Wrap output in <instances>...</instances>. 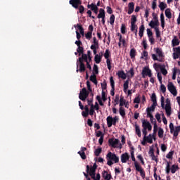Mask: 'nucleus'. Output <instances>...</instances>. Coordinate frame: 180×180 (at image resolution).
Returning <instances> with one entry per match:
<instances>
[{"instance_id":"nucleus-1","label":"nucleus","mask_w":180,"mask_h":180,"mask_svg":"<svg viewBox=\"0 0 180 180\" xmlns=\"http://www.w3.org/2000/svg\"><path fill=\"white\" fill-rule=\"evenodd\" d=\"M161 107L165 109L167 116H171L172 114V109L171 108V100L169 98L166 99V104H164V97L161 96L160 98Z\"/></svg>"},{"instance_id":"nucleus-2","label":"nucleus","mask_w":180,"mask_h":180,"mask_svg":"<svg viewBox=\"0 0 180 180\" xmlns=\"http://www.w3.org/2000/svg\"><path fill=\"white\" fill-rule=\"evenodd\" d=\"M106 160H107V164L110 167H111V165H113V163L116 164V163L119 162V157H117V155H116V154H115L112 152H109L107 154Z\"/></svg>"},{"instance_id":"nucleus-3","label":"nucleus","mask_w":180,"mask_h":180,"mask_svg":"<svg viewBox=\"0 0 180 180\" xmlns=\"http://www.w3.org/2000/svg\"><path fill=\"white\" fill-rule=\"evenodd\" d=\"M154 51L156 53V55L152 54L153 60L162 63L164 61V53H162V50L160 48H155Z\"/></svg>"},{"instance_id":"nucleus-4","label":"nucleus","mask_w":180,"mask_h":180,"mask_svg":"<svg viewBox=\"0 0 180 180\" xmlns=\"http://www.w3.org/2000/svg\"><path fill=\"white\" fill-rule=\"evenodd\" d=\"M108 143L111 147H113V148H122V146L120 143V141L117 139H110L108 141Z\"/></svg>"},{"instance_id":"nucleus-5","label":"nucleus","mask_w":180,"mask_h":180,"mask_svg":"<svg viewBox=\"0 0 180 180\" xmlns=\"http://www.w3.org/2000/svg\"><path fill=\"white\" fill-rule=\"evenodd\" d=\"M167 89L172 94L173 96H176L178 95V91H176V87L172 82H168Z\"/></svg>"},{"instance_id":"nucleus-6","label":"nucleus","mask_w":180,"mask_h":180,"mask_svg":"<svg viewBox=\"0 0 180 180\" xmlns=\"http://www.w3.org/2000/svg\"><path fill=\"white\" fill-rule=\"evenodd\" d=\"M119 118L117 117H112L110 116L107 117V126L108 127H112V126H116V123L117 122Z\"/></svg>"},{"instance_id":"nucleus-7","label":"nucleus","mask_w":180,"mask_h":180,"mask_svg":"<svg viewBox=\"0 0 180 180\" xmlns=\"http://www.w3.org/2000/svg\"><path fill=\"white\" fill-rule=\"evenodd\" d=\"M166 174H169L170 171L172 174H175L178 171V165H173L172 167L169 166V162H167L165 168Z\"/></svg>"},{"instance_id":"nucleus-8","label":"nucleus","mask_w":180,"mask_h":180,"mask_svg":"<svg viewBox=\"0 0 180 180\" xmlns=\"http://www.w3.org/2000/svg\"><path fill=\"white\" fill-rule=\"evenodd\" d=\"M89 96V91H86V88H83L79 94V98L81 101H85Z\"/></svg>"},{"instance_id":"nucleus-9","label":"nucleus","mask_w":180,"mask_h":180,"mask_svg":"<svg viewBox=\"0 0 180 180\" xmlns=\"http://www.w3.org/2000/svg\"><path fill=\"white\" fill-rule=\"evenodd\" d=\"M142 77L145 78V77H149L151 78L153 77V73L151 72V70L148 67H145L142 70Z\"/></svg>"},{"instance_id":"nucleus-10","label":"nucleus","mask_w":180,"mask_h":180,"mask_svg":"<svg viewBox=\"0 0 180 180\" xmlns=\"http://www.w3.org/2000/svg\"><path fill=\"white\" fill-rule=\"evenodd\" d=\"M153 19V20L150 22L149 26L155 30V29H158L160 22L158 21V18L157 17H155Z\"/></svg>"},{"instance_id":"nucleus-11","label":"nucleus","mask_w":180,"mask_h":180,"mask_svg":"<svg viewBox=\"0 0 180 180\" xmlns=\"http://www.w3.org/2000/svg\"><path fill=\"white\" fill-rule=\"evenodd\" d=\"M143 140L149 144H153V140H155L154 134H149L148 136H143Z\"/></svg>"},{"instance_id":"nucleus-12","label":"nucleus","mask_w":180,"mask_h":180,"mask_svg":"<svg viewBox=\"0 0 180 180\" xmlns=\"http://www.w3.org/2000/svg\"><path fill=\"white\" fill-rule=\"evenodd\" d=\"M142 126L143 129H148V131H151V129H153V127H151V124H150V122L146 121V120H143L142 121Z\"/></svg>"},{"instance_id":"nucleus-13","label":"nucleus","mask_w":180,"mask_h":180,"mask_svg":"<svg viewBox=\"0 0 180 180\" xmlns=\"http://www.w3.org/2000/svg\"><path fill=\"white\" fill-rule=\"evenodd\" d=\"M130 158V156L129 155V153H124L121 155V162L123 164H126L127 161H129V159Z\"/></svg>"},{"instance_id":"nucleus-14","label":"nucleus","mask_w":180,"mask_h":180,"mask_svg":"<svg viewBox=\"0 0 180 180\" xmlns=\"http://www.w3.org/2000/svg\"><path fill=\"white\" fill-rule=\"evenodd\" d=\"M173 58L176 60L179 57H180V46L173 49Z\"/></svg>"},{"instance_id":"nucleus-15","label":"nucleus","mask_w":180,"mask_h":180,"mask_svg":"<svg viewBox=\"0 0 180 180\" xmlns=\"http://www.w3.org/2000/svg\"><path fill=\"white\" fill-rule=\"evenodd\" d=\"M102 57H103V52H100L94 57V60L96 64H99L102 61Z\"/></svg>"},{"instance_id":"nucleus-16","label":"nucleus","mask_w":180,"mask_h":180,"mask_svg":"<svg viewBox=\"0 0 180 180\" xmlns=\"http://www.w3.org/2000/svg\"><path fill=\"white\" fill-rule=\"evenodd\" d=\"M117 36L120 37L119 43H118L119 47H124V44H126V41L124 40V39L123 38L122 34H120V33L117 34Z\"/></svg>"},{"instance_id":"nucleus-17","label":"nucleus","mask_w":180,"mask_h":180,"mask_svg":"<svg viewBox=\"0 0 180 180\" xmlns=\"http://www.w3.org/2000/svg\"><path fill=\"white\" fill-rule=\"evenodd\" d=\"M79 63V71L80 72H84V71H85V65L84 64V62H82L81 58H79L77 60V63ZM77 67L78 68V64L77 65Z\"/></svg>"},{"instance_id":"nucleus-18","label":"nucleus","mask_w":180,"mask_h":180,"mask_svg":"<svg viewBox=\"0 0 180 180\" xmlns=\"http://www.w3.org/2000/svg\"><path fill=\"white\" fill-rule=\"evenodd\" d=\"M70 4L71 6H73V8H75L77 9V8H78V6H79V5H81V1L80 0H70Z\"/></svg>"},{"instance_id":"nucleus-19","label":"nucleus","mask_w":180,"mask_h":180,"mask_svg":"<svg viewBox=\"0 0 180 180\" xmlns=\"http://www.w3.org/2000/svg\"><path fill=\"white\" fill-rule=\"evenodd\" d=\"M179 131H180V125L177 126L174 128L172 134H173L174 137H175V139H176V137H178V134H179Z\"/></svg>"},{"instance_id":"nucleus-20","label":"nucleus","mask_w":180,"mask_h":180,"mask_svg":"<svg viewBox=\"0 0 180 180\" xmlns=\"http://www.w3.org/2000/svg\"><path fill=\"white\" fill-rule=\"evenodd\" d=\"M132 12H134V3L131 2L129 4L128 15H131Z\"/></svg>"},{"instance_id":"nucleus-21","label":"nucleus","mask_w":180,"mask_h":180,"mask_svg":"<svg viewBox=\"0 0 180 180\" xmlns=\"http://www.w3.org/2000/svg\"><path fill=\"white\" fill-rule=\"evenodd\" d=\"M117 75H118L119 78H122V79H126V78H127V75L124 73V71H118Z\"/></svg>"},{"instance_id":"nucleus-22","label":"nucleus","mask_w":180,"mask_h":180,"mask_svg":"<svg viewBox=\"0 0 180 180\" xmlns=\"http://www.w3.org/2000/svg\"><path fill=\"white\" fill-rule=\"evenodd\" d=\"M160 23L161 27L164 29L165 27V17L162 13L160 14Z\"/></svg>"},{"instance_id":"nucleus-23","label":"nucleus","mask_w":180,"mask_h":180,"mask_svg":"<svg viewBox=\"0 0 180 180\" xmlns=\"http://www.w3.org/2000/svg\"><path fill=\"white\" fill-rule=\"evenodd\" d=\"M103 178H104L105 180H110L112 178V176L110 174L108 173L106 171L103 172Z\"/></svg>"},{"instance_id":"nucleus-24","label":"nucleus","mask_w":180,"mask_h":180,"mask_svg":"<svg viewBox=\"0 0 180 180\" xmlns=\"http://www.w3.org/2000/svg\"><path fill=\"white\" fill-rule=\"evenodd\" d=\"M81 58L82 63H84V60L86 63H90L89 58H88V55L82 53V57L79 58Z\"/></svg>"},{"instance_id":"nucleus-25","label":"nucleus","mask_w":180,"mask_h":180,"mask_svg":"<svg viewBox=\"0 0 180 180\" xmlns=\"http://www.w3.org/2000/svg\"><path fill=\"white\" fill-rule=\"evenodd\" d=\"M81 58L82 63H84V60L86 63H90L89 58H88V55L82 53V57L79 58Z\"/></svg>"},{"instance_id":"nucleus-26","label":"nucleus","mask_w":180,"mask_h":180,"mask_svg":"<svg viewBox=\"0 0 180 180\" xmlns=\"http://www.w3.org/2000/svg\"><path fill=\"white\" fill-rule=\"evenodd\" d=\"M165 14L166 18H167V19H171V18H172V13H171V9L169 8H167L165 11Z\"/></svg>"},{"instance_id":"nucleus-27","label":"nucleus","mask_w":180,"mask_h":180,"mask_svg":"<svg viewBox=\"0 0 180 180\" xmlns=\"http://www.w3.org/2000/svg\"><path fill=\"white\" fill-rule=\"evenodd\" d=\"M98 19H105V10L101 8L98 15Z\"/></svg>"},{"instance_id":"nucleus-28","label":"nucleus","mask_w":180,"mask_h":180,"mask_svg":"<svg viewBox=\"0 0 180 180\" xmlns=\"http://www.w3.org/2000/svg\"><path fill=\"white\" fill-rule=\"evenodd\" d=\"M74 27H75V29H78L79 30L80 34H82V36H84V28H82L81 25H79V24L75 25Z\"/></svg>"},{"instance_id":"nucleus-29","label":"nucleus","mask_w":180,"mask_h":180,"mask_svg":"<svg viewBox=\"0 0 180 180\" xmlns=\"http://www.w3.org/2000/svg\"><path fill=\"white\" fill-rule=\"evenodd\" d=\"M149 154H150L153 161H155V162H158V159H157V157L154 155V150H150L149 151Z\"/></svg>"},{"instance_id":"nucleus-30","label":"nucleus","mask_w":180,"mask_h":180,"mask_svg":"<svg viewBox=\"0 0 180 180\" xmlns=\"http://www.w3.org/2000/svg\"><path fill=\"white\" fill-rule=\"evenodd\" d=\"M176 74H180V70L177 68H174L172 79H176Z\"/></svg>"},{"instance_id":"nucleus-31","label":"nucleus","mask_w":180,"mask_h":180,"mask_svg":"<svg viewBox=\"0 0 180 180\" xmlns=\"http://www.w3.org/2000/svg\"><path fill=\"white\" fill-rule=\"evenodd\" d=\"M172 44L173 47H175V46H178L179 44V39L176 37H174V39L172 41Z\"/></svg>"},{"instance_id":"nucleus-32","label":"nucleus","mask_w":180,"mask_h":180,"mask_svg":"<svg viewBox=\"0 0 180 180\" xmlns=\"http://www.w3.org/2000/svg\"><path fill=\"white\" fill-rule=\"evenodd\" d=\"M127 77H128V79L133 78L134 77V70L133 68H131L127 72Z\"/></svg>"},{"instance_id":"nucleus-33","label":"nucleus","mask_w":180,"mask_h":180,"mask_svg":"<svg viewBox=\"0 0 180 180\" xmlns=\"http://www.w3.org/2000/svg\"><path fill=\"white\" fill-rule=\"evenodd\" d=\"M119 112L120 116H122V117H124L126 116V110H124V108L120 107Z\"/></svg>"},{"instance_id":"nucleus-34","label":"nucleus","mask_w":180,"mask_h":180,"mask_svg":"<svg viewBox=\"0 0 180 180\" xmlns=\"http://www.w3.org/2000/svg\"><path fill=\"white\" fill-rule=\"evenodd\" d=\"M123 88L124 94H127V89H129V80L124 82Z\"/></svg>"},{"instance_id":"nucleus-35","label":"nucleus","mask_w":180,"mask_h":180,"mask_svg":"<svg viewBox=\"0 0 180 180\" xmlns=\"http://www.w3.org/2000/svg\"><path fill=\"white\" fill-rule=\"evenodd\" d=\"M135 130H136V134L139 137H141V131L140 130V127L139 125L136 124L135 125Z\"/></svg>"},{"instance_id":"nucleus-36","label":"nucleus","mask_w":180,"mask_h":180,"mask_svg":"<svg viewBox=\"0 0 180 180\" xmlns=\"http://www.w3.org/2000/svg\"><path fill=\"white\" fill-rule=\"evenodd\" d=\"M129 55H130L131 58L134 59L136 58V49H131L130 50Z\"/></svg>"},{"instance_id":"nucleus-37","label":"nucleus","mask_w":180,"mask_h":180,"mask_svg":"<svg viewBox=\"0 0 180 180\" xmlns=\"http://www.w3.org/2000/svg\"><path fill=\"white\" fill-rule=\"evenodd\" d=\"M136 22H137V18L134 15H131V25H136Z\"/></svg>"},{"instance_id":"nucleus-38","label":"nucleus","mask_w":180,"mask_h":180,"mask_svg":"<svg viewBox=\"0 0 180 180\" xmlns=\"http://www.w3.org/2000/svg\"><path fill=\"white\" fill-rule=\"evenodd\" d=\"M148 57V52H147V51H143L141 53V58H143V60H147Z\"/></svg>"},{"instance_id":"nucleus-39","label":"nucleus","mask_w":180,"mask_h":180,"mask_svg":"<svg viewBox=\"0 0 180 180\" xmlns=\"http://www.w3.org/2000/svg\"><path fill=\"white\" fill-rule=\"evenodd\" d=\"M158 137L159 139L164 137V129L162 128H159L158 129Z\"/></svg>"},{"instance_id":"nucleus-40","label":"nucleus","mask_w":180,"mask_h":180,"mask_svg":"<svg viewBox=\"0 0 180 180\" xmlns=\"http://www.w3.org/2000/svg\"><path fill=\"white\" fill-rule=\"evenodd\" d=\"M167 6V4H165L164 2H160L159 8H160V11H164V9H166Z\"/></svg>"},{"instance_id":"nucleus-41","label":"nucleus","mask_w":180,"mask_h":180,"mask_svg":"<svg viewBox=\"0 0 180 180\" xmlns=\"http://www.w3.org/2000/svg\"><path fill=\"white\" fill-rule=\"evenodd\" d=\"M151 101L153 102V104L157 105V96H155V94H152L151 96Z\"/></svg>"},{"instance_id":"nucleus-42","label":"nucleus","mask_w":180,"mask_h":180,"mask_svg":"<svg viewBox=\"0 0 180 180\" xmlns=\"http://www.w3.org/2000/svg\"><path fill=\"white\" fill-rule=\"evenodd\" d=\"M160 71H161L162 75H167V74H168V71H167L165 70V65L160 66Z\"/></svg>"},{"instance_id":"nucleus-43","label":"nucleus","mask_w":180,"mask_h":180,"mask_svg":"<svg viewBox=\"0 0 180 180\" xmlns=\"http://www.w3.org/2000/svg\"><path fill=\"white\" fill-rule=\"evenodd\" d=\"M90 81L96 85L98 84V81H96V76L93 75L90 77Z\"/></svg>"},{"instance_id":"nucleus-44","label":"nucleus","mask_w":180,"mask_h":180,"mask_svg":"<svg viewBox=\"0 0 180 180\" xmlns=\"http://www.w3.org/2000/svg\"><path fill=\"white\" fill-rule=\"evenodd\" d=\"M126 103L127 101L124 100V98L123 97H121L120 99V108L124 106Z\"/></svg>"},{"instance_id":"nucleus-45","label":"nucleus","mask_w":180,"mask_h":180,"mask_svg":"<svg viewBox=\"0 0 180 180\" xmlns=\"http://www.w3.org/2000/svg\"><path fill=\"white\" fill-rule=\"evenodd\" d=\"M110 57V51H109L108 49H107L104 53V58L105 60H110L109 58Z\"/></svg>"},{"instance_id":"nucleus-46","label":"nucleus","mask_w":180,"mask_h":180,"mask_svg":"<svg viewBox=\"0 0 180 180\" xmlns=\"http://www.w3.org/2000/svg\"><path fill=\"white\" fill-rule=\"evenodd\" d=\"M134 167L136 168V170L138 171V172H140L141 169H143V167H141L139 165V162H134Z\"/></svg>"},{"instance_id":"nucleus-47","label":"nucleus","mask_w":180,"mask_h":180,"mask_svg":"<svg viewBox=\"0 0 180 180\" xmlns=\"http://www.w3.org/2000/svg\"><path fill=\"white\" fill-rule=\"evenodd\" d=\"M88 8L91 11H95L96 9H98V6H96L94 4H91L88 5Z\"/></svg>"},{"instance_id":"nucleus-48","label":"nucleus","mask_w":180,"mask_h":180,"mask_svg":"<svg viewBox=\"0 0 180 180\" xmlns=\"http://www.w3.org/2000/svg\"><path fill=\"white\" fill-rule=\"evenodd\" d=\"M157 106V105H154L153 104L150 108H148L146 109V112H154V110L155 109V107Z\"/></svg>"},{"instance_id":"nucleus-49","label":"nucleus","mask_w":180,"mask_h":180,"mask_svg":"<svg viewBox=\"0 0 180 180\" xmlns=\"http://www.w3.org/2000/svg\"><path fill=\"white\" fill-rule=\"evenodd\" d=\"M95 171H96L95 169L90 168L89 175L91 178H95Z\"/></svg>"},{"instance_id":"nucleus-50","label":"nucleus","mask_w":180,"mask_h":180,"mask_svg":"<svg viewBox=\"0 0 180 180\" xmlns=\"http://www.w3.org/2000/svg\"><path fill=\"white\" fill-rule=\"evenodd\" d=\"M101 153H102L101 148H98L96 149L94 151V154H95V155H96V157L99 156V154H101Z\"/></svg>"},{"instance_id":"nucleus-51","label":"nucleus","mask_w":180,"mask_h":180,"mask_svg":"<svg viewBox=\"0 0 180 180\" xmlns=\"http://www.w3.org/2000/svg\"><path fill=\"white\" fill-rule=\"evenodd\" d=\"M160 91L163 94H165V92H167V87H165V85L162 84V83L160 84Z\"/></svg>"},{"instance_id":"nucleus-52","label":"nucleus","mask_w":180,"mask_h":180,"mask_svg":"<svg viewBox=\"0 0 180 180\" xmlns=\"http://www.w3.org/2000/svg\"><path fill=\"white\" fill-rule=\"evenodd\" d=\"M157 77L160 84H162V76L160 72H158Z\"/></svg>"},{"instance_id":"nucleus-53","label":"nucleus","mask_w":180,"mask_h":180,"mask_svg":"<svg viewBox=\"0 0 180 180\" xmlns=\"http://www.w3.org/2000/svg\"><path fill=\"white\" fill-rule=\"evenodd\" d=\"M94 113H95V107H94V105H91L90 106L89 115L91 116H94Z\"/></svg>"},{"instance_id":"nucleus-54","label":"nucleus","mask_w":180,"mask_h":180,"mask_svg":"<svg viewBox=\"0 0 180 180\" xmlns=\"http://www.w3.org/2000/svg\"><path fill=\"white\" fill-rule=\"evenodd\" d=\"M110 85L112 86V89H115V80H113V77H110Z\"/></svg>"},{"instance_id":"nucleus-55","label":"nucleus","mask_w":180,"mask_h":180,"mask_svg":"<svg viewBox=\"0 0 180 180\" xmlns=\"http://www.w3.org/2000/svg\"><path fill=\"white\" fill-rule=\"evenodd\" d=\"M98 65H94L93 68V74L95 75V74H98Z\"/></svg>"},{"instance_id":"nucleus-56","label":"nucleus","mask_w":180,"mask_h":180,"mask_svg":"<svg viewBox=\"0 0 180 180\" xmlns=\"http://www.w3.org/2000/svg\"><path fill=\"white\" fill-rule=\"evenodd\" d=\"M85 37L86 39H87L88 40L91 39V37H92V32H88L86 34H85Z\"/></svg>"},{"instance_id":"nucleus-57","label":"nucleus","mask_w":180,"mask_h":180,"mask_svg":"<svg viewBox=\"0 0 180 180\" xmlns=\"http://www.w3.org/2000/svg\"><path fill=\"white\" fill-rule=\"evenodd\" d=\"M121 33H122V34L126 33V25H124V24H122L121 25Z\"/></svg>"},{"instance_id":"nucleus-58","label":"nucleus","mask_w":180,"mask_h":180,"mask_svg":"<svg viewBox=\"0 0 180 180\" xmlns=\"http://www.w3.org/2000/svg\"><path fill=\"white\" fill-rule=\"evenodd\" d=\"M106 64H107L108 69L111 70L112 65H110V59H106Z\"/></svg>"},{"instance_id":"nucleus-59","label":"nucleus","mask_w":180,"mask_h":180,"mask_svg":"<svg viewBox=\"0 0 180 180\" xmlns=\"http://www.w3.org/2000/svg\"><path fill=\"white\" fill-rule=\"evenodd\" d=\"M155 119H156V120H158V122H159V123H161V115H160V113H156V115H155Z\"/></svg>"},{"instance_id":"nucleus-60","label":"nucleus","mask_w":180,"mask_h":180,"mask_svg":"<svg viewBox=\"0 0 180 180\" xmlns=\"http://www.w3.org/2000/svg\"><path fill=\"white\" fill-rule=\"evenodd\" d=\"M139 172L141 178L144 179L146 178V172H144V169H141Z\"/></svg>"},{"instance_id":"nucleus-61","label":"nucleus","mask_w":180,"mask_h":180,"mask_svg":"<svg viewBox=\"0 0 180 180\" xmlns=\"http://www.w3.org/2000/svg\"><path fill=\"white\" fill-rule=\"evenodd\" d=\"M78 154H79L81 158H82V160H85V158H86V155H85V152H78Z\"/></svg>"},{"instance_id":"nucleus-62","label":"nucleus","mask_w":180,"mask_h":180,"mask_svg":"<svg viewBox=\"0 0 180 180\" xmlns=\"http://www.w3.org/2000/svg\"><path fill=\"white\" fill-rule=\"evenodd\" d=\"M137 158L139 159L141 161V164L144 165V159L143 158V156L141 155H138Z\"/></svg>"},{"instance_id":"nucleus-63","label":"nucleus","mask_w":180,"mask_h":180,"mask_svg":"<svg viewBox=\"0 0 180 180\" xmlns=\"http://www.w3.org/2000/svg\"><path fill=\"white\" fill-rule=\"evenodd\" d=\"M115 23V15H112L110 18V24L113 25Z\"/></svg>"},{"instance_id":"nucleus-64","label":"nucleus","mask_w":180,"mask_h":180,"mask_svg":"<svg viewBox=\"0 0 180 180\" xmlns=\"http://www.w3.org/2000/svg\"><path fill=\"white\" fill-rule=\"evenodd\" d=\"M147 34L148 37H153V32L150 30V29L146 30Z\"/></svg>"}]
</instances>
